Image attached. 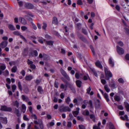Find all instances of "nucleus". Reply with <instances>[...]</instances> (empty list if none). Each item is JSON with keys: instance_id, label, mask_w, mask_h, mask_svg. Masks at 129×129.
I'll list each match as a JSON object with an SVG mask.
<instances>
[{"instance_id": "1", "label": "nucleus", "mask_w": 129, "mask_h": 129, "mask_svg": "<svg viewBox=\"0 0 129 129\" xmlns=\"http://www.w3.org/2000/svg\"><path fill=\"white\" fill-rule=\"evenodd\" d=\"M104 68L106 79L107 80H109L110 78L112 77V75L110 71L107 68L104 67Z\"/></svg>"}, {"instance_id": "2", "label": "nucleus", "mask_w": 129, "mask_h": 129, "mask_svg": "<svg viewBox=\"0 0 129 129\" xmlns=\"http://www.w3.org/2000/svg\"><path fill=\"white\" fill-rule=\"evenodd\" d=\"M60 72L62 75L66 79L69 81L70 80V79L69 77L63 69H61Z\"/></svg>"}, {"instance_id": "3", "label": "nucleus", "mask_w": 129, "mask_h": 129, "mask_svg": "<svg viewBox=\"0 0 129 129\" xmlns=\"http://www.w3.org/2000/svg\"><path fill=\"white\" fill-rule=\"evenodd\" d=\"M1 110L5 111L11 112L12 110L10 107H8L6 106H2L1 107Z\"/></svg>"}, {"instance_id": "4", "label": "nucleus", "mask_w": 129, "mask_h": 129, "mask_svg": "<svg viewBox=\"0 0 129 129\" xmlns=\"http://www.w3.org/2000/svg\"><path fill=\"white\" fill-rule=\"evenodd\" d=\"M116 50L117 52L119 55H122L124 53L123 49L118 46H116Z\"/></svg>"}, {"instance_id": "5", "label": "nucleus", "mask_w": 129, "mask_h": 129, "mask_svg": "<svg viewBox=\"0 0 129 129\" xmlns=\"http://www.w3.org/2000/svg\"><path fill=\"white\" fill-rule=\"evenodd\" d=\"M59 110L61 112L67 111L70 112L71 111V109L68 106H65L62 109L60 108Z\"/></svg>"}, {"instance_id": "6", "label": "nucleus", "mask_w": 129, "mask_h": 129, "mask_svg": "<svg viewBox=\"0 0 129 129\" xmlns=\"http://www.w3.org/2000/svg\"><path fill=\"white\" fill-rule=\"evenodd\" d=\"M13 34L16 35L20 36V38L25 42H26L27 40L22 35H20V33L18 31H15L13 32Z\"/></svg>"}, {"instance_id": "7", "label": "nucleus", "mask_w": 129, "mask_h": 129, "mask_svg": "<svg viewBox=\"0 0 129 129\" xmlns=\"http://www.w3.org/2000/svg\"><path fill=\"white\" fill-rule=\"evenodd\" d=\"M24 6L25 8L28 9H32L34 7V6L33 4L29 3H25Z\"/></svg>"}, {"instance_id": "8", "label": "nucleus", "mask_w": 129, "mask_h": 129, "mask_svg": "<svg viewBox=\"0 0 129 129\" xmlns=\"http://www.w3.org/2000/svg\"><path fill=\"white\" fill-rule=\"evenodd\" d=\"M77 35L78 37L81 40L84 42H86V39L82 35V34L79 33V32H77Z\"/></svg>"}, {"instance_id": "9", "label": "nucleus", "mask_w": 129, "mask_h": 129, "mask_svg": "<svg viewBox=\"0 0 129 129\" xmlns=\"http://www.w3.org/2000/svg\"><path fill=\"white\" fill-rule=\"evenodd\" d=\"M109 86L113 89H115L117 87L115 84V81L113 79L111 80V81L110 83H109Z\"/></svg>"}, {"instance_id": "10", "label": "nucleus", "mask_w": 129, "mask_h": 129, "mask_svg": "<svg viewBox=\"0 0 129 129\" xmlns=\"http://www.w3.org/2000/svg\"><path fill=\"white\" fill-rule=\"evenodd\" d=\"M19 20V22L23 25H25L27 23V22L25 19L22 17H20Z\"/></svg>"}, {"instance_id": "11", "label": "nucleus", "mask_w": 129, "mask_h": 129, "mask_svg": "<svg viewBox=\"0 0 129 129\" xmlns=\"http://www.w3.org/2000/svg\"><path fill=\"white\" fill-rule=\"evenodd\" d=\"M0 121L2 123L5 124L7 123V119L6 117L3 118L0 117Z\"/></svg>"}, {"instance_id": "12", "label": "nucleus", "mask_w": 129, "mask_h": 129, "mask_svg": "<svg viewBox=\"0 0 129 129\" xmlns=\"http://www.w3.org/2000/svg\"><path fill=\"white\" fill-rule=\"evenodd\" d=\"M8 42L6 41H4L2 42L0 44V46L2 48H4L7 45Z\"/></svg>"}, {"instance_id": "13", "label": "nucleus", "mask_w": 129, "mask_h": 129, "mask_svg": "<svg viewBox=\"0 0 129 129\" xmlns=\"http://www.w3.org/2000/svg\"><path fill=\"white\" fill-rule=\"evenodd\" d=\"M28 48H26L24 49L22 53V55L24 56H26L28 54Z\"/></svg>"}, {"instance_id": "14", "label": "nucleus", "mask_w": 129, "mask_h": 129, "mask_svg": "<svg viewBox=\"0 0 129 129\" xmlns=\"http://www.w3.org/2000/svg\"><path fill=\"white\" fill-rule=\"evenodd\" d=\"M82 24L80 23H77L76 25V28L78 30H80L82 28Z\"/></svg>"}, {"instance_id": "15", "label": "nucleus", "mask_w": 129, "mask_h": 129, "mask_svg": "<svg viewBox=\"0 0 129 129\" xmlns=\"http://www.w3.org/2000/svg\"><path fill=\"white\" fill-rule=\"evenodd\" d=\"M95 65L96 66L100 68L101 69H102L103 68V67L100 62L99 61H97L96 62H95Z\"/></svg>"}, {"instance_id": "16", "label": "nucleus", "mask_w": 129, "mask_h": 129, "mask_svg": "<svg viewBox=\"0 0 129 129\" xmlns=\"http://www.w3.org/2000/svg\"><path fill=\"white\" fill-rule=\"evenodd\" d=\"M76 83L78 87L80 88L81 87L82 82L81 81L79 80H77L76 81Z\"/></svg>"}, {"instance_id": "17", "label": "nucleus", "mask_w": 129, "mask_h": 129, "mask_svg": "<svg viewBox=\"0 0 129 129\" xmlns=\"http://www.w3.org/2000/svg\"><path fill=\"white\" fill-rule=\"evenodd\" d=\"M52 23L55 25H56L57 24L58 21L57 18L55 17H54L53 18Z\"/></svg>"}, {"instance_id": "18", "label": "nucleus", "mask_w": 129, "mask_h": 129, "mask_svg": "<svg viewBox=\"0 0 129 129\" xmlns=\"http://www.w3.org/2000/svg\"><path fill=\"white\" fill-rule=\"evenodd\" d=\"M13 104L14 106L16 107L17 108H18L19 106V103L17 100L13 102Z\"/></svg>"}, {"instance_id": "19", "label": "nucleus", "mask_w": 129, "mask_h": 129, "mask_svg": "<svg viewBox=\"0 0 129 129\" xmlns=\"http://www.w3.org/2000/svg\"><path fill=\"white\" fill-rule=\"evenodd\" d=\"M8 27L9 29L13 31L16 30L15 27L12 24H9L8 25Z\"/></svg>"}, {"instance_id": "20", "label": "nucleus", "mask_w": 129, "mask_h": 129, "mask_svg": "<svg viewBox=\"0 0 129 129\" xmlns=\"http://www.w3.org/2000/svg\"><path fill=\"white\" fill-rule=\"evenodd\" d=\"M43 56L44 59L46 60H48L50 59V56L46 54L43 53Z\"/></svg>"}, {"instance_id": "21", "label": "nucleus", "mask_w": 129, "mask_h": 129, "mask_svg": "<svg viewBox=\"0 0 129 129\" xmlns=\"http://www.w3.org/2000/svg\"><path fill=\"white\" fill-rule=\"evenodd\" d=\"M15 113L18 117H20L21 115V114L19 113V110L16 108L15 109Z\"/></svg>"}, {"instance_id": "22", "label": "nucleus", "mask_w": 129, "mask_h": 129, "mask_svg": "<svg viewBox=\"0 0 129 129\" xmlns=\"http://www.w3.org/2000/svg\"><path fill=\"white\" fill-rule=\"evenodd\" d=\"M21 97L22 100L24 101L27 102L29 101V99L28 98L24 95H22L21 96Z\"/></svg>"}, {"instance_id": "23", "label": "nucleus", "mask_w": 129, "mask_h": 129, "mask_svg": "<svg viewBox=\"0 0 129 129\" xmlns=\"http://www.w3.org/2000/svg\"><path fill=\"white\" fill-rule=\"evenodd\" d=\"M37 90L38 92L41 94H42L43 93V90L41 86H39L38 87Z\"/></svg>"}, {"instance_id": "24", "label": "nucleus", "mask_w": 129, "mask_h": 129, "mask_svg": "<svg viewBox=\"0 0 129 129\" xmlns=\"http://www.w3.org/2000/svg\"><path fill=\"white\" fill-rule=\"evenodd\" d=\"M124 105L126 109V111L127 112L129 111V104L127 102H124Z\"/></svg>"}, {"instance_id": "25", "label": "nucleus", "mask_w": 129, "mask_h": 129, "mask_svg": "<svg viewBox=\"0 0 129 129\" xmlns=\"http://www.w3.org/2000/svg\"><path fill=\"white\" fill-rule=\"evenodd\" d=\"M33 78V76L31 75L26 76L25 77V80L27 81H30Z\"/></svg>"}, {"instance_id": "26", "label": "nucleus", "mask_w": 129, "mask_h": 129, "mask_svg": "<svg viewBox=\"0 0 129 129\" xmlns=\"http://www.w3.org/2000/svg\"><path fill=\"white\" fill-rule=\"evenodd\" d=\"M70 88L72 90L74 93H75L76 92L75 89L73 85L70 84L69 85Z\"/></svg>"}, {"instance_id": "27", "label": "nucleus", "mask_w": 129, "mask_h": 129, "mask_svg": "<svg viewBox=\"0 0 129 129\" xmlns=\"http://www.w3.org/2000/svg\"><path fill=\"white\" fill-rule=\"evenodd\" d=\"M109 63L112 67H114V62L112 60L111 58H110L109 59Z\"/></svg>"}, {"instance_id": "28", "label": "nucleus", "mask_w": 129, "mask_h": 129, "mask_svg": "<svg viewBox=\"0 0 129 129\" xmlns=\"http://www.w3.org/2000/svg\"><path fill=\"white\" fill-rule=\"evenodd\" d=\"M104 88L106 91L108 92L110 91V89L108 87L107 85H105L104 86Z\"/></svg>"}, {"instance_id": "29", "label": "nucleus", "mask_w": 129, "mask_h": 129, "mask_svg": "<svg viewBox=\"0 0 129 129\" xmlns=\"http://www.w3.org/2000/svg\"><path fill=\"white\" fill-rule=\"evenodd\" d=\"M104 98L107 101V102H109V99L108 94L107 93H105L104 94Z\"/></svg>"}, {"instance_id": "30", "label": "nucleus", "mask_w": 129, "mask_h": 129, "mask_svg": "<svg viewBox=\"0 0 129 129\" xmlns=\"http://www.w3.org/2000/svg\"><path fill=\"white\" fill-rule=\"evenodd\" d=\"M114 99L115 100L117 101H119L121 100L120 97L118 95L115 96Z\"/></svg>"}, {"instance_id": "31", "label": "nucleus", "mask_w": 129, "mask_h": 129, "mask_svg": "<svg viewBox=\"0 0 129 129\" xmlns=\"http://www.w3.org/2000/svg\"><path fill=\"white\" fill-rule=\"evenodd\" d=\"M88 103L89 105V107L93 109V104L91 100H90L89 102H88Z\"/></svg>"}, {"instance_id": "32", "label": "nucleus", "mask_w": 129, "mask_h": 129, "mask_svg": "<svg viewBox=\"0 0 129 129\" xmlns=\"http://www.w3.org/2000/svg\"><path fill=\"white\" fill-rule=\"evenodd\" d=\"M53 42V41H46V44L48 45L52 46Z\"/></svg>"}, {"instance_id": "33", "label": "nucleus", "mask_w": 129, "mask_h": 129, "mask_svg": "<svg viewBox=\"0 0 129 129\" xmlns=\"http://www.w3.org/2000/svg\"><path fill=\"white\" fill-rule=\"evenodd\" d=\"M17 68L16 66H15L13 67L12 69V72L15 73L17 71Z\"/></svg>"}, {"instance_id": "34", "label": "nucleus", "mask_w": 129, "mask_h": 129, "mask_svg": "<svg viewBox=\"0 0 129 129\" xmlns=\"http://www.w3.org/2000/svg\"><path fill=\"white\" fill-rule=\"evenodd\" d=\"M90 47L92 51L93 55L95 56V54L94 51V48L92 45H90Z\"/></svg>"}, {"instance_id": "35", "label": "nucleus", "mask_w": 129, "mask_h": 129, "mask_svg": "<svg viewBox=\"0 0 129 129\" xmlns=\"http://www.w3.org/2000/svg\"><path fill=\"white\" fill-rule=\"evenodd\" d=\"M82 32L85 35H87V32L86 29L84 28H82Z\"/></svg>"}, {"instance_id": "36", "label": "nucleus", "mask_w": 129, "mask_h": 129, "mask_svg": "<svg viewBox=\"0 0 129 129\" xmlns=\"http://www.w3.org/2000/svg\"><path fill=\"white\" fill-rule=\"evenodd\" d=\"M118 81L120 83L123 84L124 83V81L123 79L122 78L119 79L118 80Z\"/></svg>"}, {"instance_id": "37", "label": "nucleus", "mask_w": 129, "mask_h": 129, "mask_svg": "<svg viewBox=\"0 0 129 129\" xmlns=\"http://www.w3.org/2000/svg\"><path fill=\"white\" fill-rule=\"evenodd\" d=\"M90 118L92 119L93 121H95V116L93 114H91L89 115Z\"/></svg>"}, {"instance_id": "38", "label": "nucleus", "mask_w": 129, "mask_h": 129, "mask_svg": "<svg viewBox=\"0 0 129 129\" xmlns=\"http://www.w3.org/2000/svg\"><path fill=\"white\" fill-rule=\"evenodd\" d=\"M65 100L66 103L68 104H69V102L71 101L69 97H68Z\"/></svg>"}, {"instance_id": "39", "label": "nucleus", "mask_w": 129, "mask_h": 129, "mask_svg": "<svg viewBox=\"0 0 129 129\" xmlns=\"http://www.w3.org/2000/svg\"><path fill=\"white\" fill-rule=\"evenodd\" d=\"M79 113L78 111H75L73 112V114L74 116L76 117L77 115H78Z\"/></svg>"}, {"instance_id": "40", "label": "nucleus", "mask_w": 129, "mask_h": 129, "mask_svg": "<svg viewBox=\"0 0 129 129\" xmlns=\"http://www.w3.org/2000/svg\"><path fill=\"white\" fill-rule=\"evenodd\" d=\"M16 86L15 85H13L12 86V91L13 92H14L15 90V89H16Z\"/></svg>"}, {"instance_id": "41", "label": "nucleus", "mask_w": 129, "mask_h": 129, "mask_svg": "<svg viewBox=\"0 0 129 129\" xmlns=\"http://www.w3.org/2000/svg\"><path fill=\"white\" fill-rule=\"evenodd\" d=\"M18 86L20 90L21 91L22 90V86L21 84V82L19 81L18 83Z\"/></svg>"}, {"instance_id": "42", "label": "nucleus", "mask_w": 129, "mask_h": 129, "mask_svg": "<svg viewBox=\"0 0 129 129\" xmlns=\"http://www.w3.org/2000/svg\"><path fill=\"white\" fill-rule=\"evenodd\" d=\"M28 38L30 40L36 39V37L34 35L29 36Z\"/></svg>"}, {"instance_id": "43", "label": "nucleus", "mask_w": 129, "mask_h": 129, "mask_svg": "<svg viewBox=\"0 0 129 129\" xmlns=\"http://www.w3.org/2000/svg\"><path fill=\"white\" fill-rule=\"evenodd\" d=\"M109 125L110 126V129H115L113 125L111 122H110L109 123Z\"/></svg>"}, {"instance_id": "44", "label": "nucleus", "mask_w": 129, "mask_h": 129, "mask_svg": "<svg viewBox=\"0 0 129 129\" xmlns=\"http://www.w3.org/2000/svg\"><path fill=\"white\" fill-rule=\"evenodd\" d=\"M43 26H42V28L45 30H46V28L47 27V24L46 23L44 22L43 23Z\"/></svg>"}, {"instance_id": "45", "label": "nucleus", "mask_w": 129, "mask_h": 129, "mask_svg": "<svg viewBox=\"0 0 129 129\" xmlns=\"http://www.w3.org/2000/svg\"><path fill=\"white\" fill-rule=\"evenodd\" d=\"M77 119L78 120H80L81 121H84V119L82 117L78 116L77 117Z\"/></svg>"}, {"instance_id": "46", "label": "nucleus", "mask_w": 129, "mask_h": 129, "mask_svg": "<svg viewBox=\"0 0 129 129\" xmlns=\"http://www.w3.org/2000/svg\"><path fill=\"white\" fill-rule=\"evenodd\" d=\"M75 77L77 79H79L80 78V75L77 72L75 74Z\"/></svg>"}, {"instance_id": "47", "label": "nucleus", "mask_w": 129, "mask_h": 129, "mask_svg": "<svg viewBox=\"0 0 129 129\" xmlns=\"http://www.w3.org/2000/svg\"><path fill=\"white\" fill-rule=\"evenodd\" d=\"M77 4L79 5H83V3L81 0H78L77 2Z\"/></svg>"}, {"instance_id": "48", "label": "nucleus", "mask_w": 129, "mask_h": 129, "mask_svg": "<svg viewBox=\"0 0 129 129\" xmlns=\"http://www.w3.org/2000/svg\"><path fill=\"white\" fill-rule=\"evenodd\" d=\"M21 28L22 30L23 31L26 30L27 29V27L25 26H22L21 27Z\"/></svg>"}, {"instance_id": "49", "label": "nucleus", "mask_w": 129, "mask_h": 129, "mask_svg": "<svg viewBox=\"0 0 129 129\" xmlns=\"http://www.w3.org/2000/svg\"><path fill=\"white\" fill-rule=\"evenodd\" d=\"M117 108L119 110H122L123 109V107L122 105H118Z\"/></svg>"}, {"instance_id": "50", "label": "nucleus", "mask_w": 129, "mask_h": 129, "mask_svg": "<svg viewBox=\"0 0 129 129\" xmlns=\"http://www.w3.org/2000/svg\"><path fill=\"white\" fill-rule=\"evenodd\" d=\"M78 127L79 129H85V126L82 125H79Z\"/></svg>"}, {"instance_id": "51", "label": "nucleus", "mask_w": 129, "mask_h": 129, "mask_svg": "<svg viewBox=\"0 0 129 129\" xmlns=\"http://www.w3.org/2000/svg\"><path fill=\"white\" fill-rule=\"evenodd\" d=\"M27 63L28 64L31 65L33 63V62L32 61L30 60L29 59H28L27 60Z\"/></svg>"}, {"instance_id": "52", "label": "nucleus", "mask_w": 129, "mask_h": 129, "mask_svg": "<svg viewBox=\"0 0 129 129\" xmlns=\"http://www.w3.org/2000/svg\"><path fill=\"white\" fill-rule=\"evenodd\" d=\"M23 118L24 120L26 121H28L29 120V119L28 118L26 115H24L23 117Z\"/></svg>"}, {"instance_id": "53", "label": "nucleus", "mask_w": 129, "mask_h": 129, "mask_svg": "<svg viewBox=\"0 0 129 129\" xmlns=\"http://www.w3.org/2000/svg\"><path fill=\"white\" fill-rule=\"evenodd\" d=\"M25 18L29 21H31L32 20V19L28 16H25Z\"/></svg>"}, {"instance_id": "54", "label": "nucleus", "mask_w": 129, "mask_h": 129, "mask_svg": "<svg viewBox=\"0 0 129 129\" xmlns=\"http://www.w3.org/2000/svg\"><path fill=\"white\" fill-rule=\"evenodd\" d=\"M24 91L25 93H27L29 92V89L27 87H26L24 89Z\"/></svg>"}, {"instance_id": "55", "label": "nucleus", "mask_w": 129, "mask_h": 129, "mask_svg": "<svg viewBox=\"0 0 129 129\" xmlns=\"http://www.w3.org/2000/svg\"><path fill=\"white\" fill-rule=\"evenodd\" d=\"M125 59L127 60H129V54H127L125 56Z\"/></svg>"}, {"instance_id": "56", "label": "nucleus", "mask_w": 129, "mask_h": 129, "mask_svg": "<svg viewBox=\"0 0 129 129\" xmlns=\"http://www.w3.org/2000/svg\"><path fill=\"white\" fill-rule=\"evenodd\" d=\"M118 44L121 46H123V44L121 41H120L117 42Z\"/></svg>"}, {"instance_id": "57", "label": "nucleus", "mask_w": 129, "mask_h": 129, "mask_svg": "<svg viewBox=\"0 0 129 129\" xmlns=\"http://www.w3.org/2000/svg\"><path fill=\"white\" fill-rule=\"evenodd\" d=\"M91 88L90 87H89L87 89V92L88 94H89L90 91L91 90Z\"/></svg>"}, {"instance_id": "58", "label": "nucleus", "mask_w": 129, "mask_h": 129, "mask_svg": "<svg viewBox=\"0 0 129 129\" xmlns=\"http://www.w3.org/2000/svg\"><path fill=\"white\" fill-rule=\"evenodd\" d=\"M38 41L41 44H43V39L42 38H40L38 40Z\"/></svg>"}, {"instance_id": "59", "label": "nucleus", "mask_w": 129, "mask_h": 129, "mask_svg": "<svg viewBox=\"0 0 129 129\" xmlns=\"http://www.w3.org/2000/svg\"><path fill=\"white\" fill-rule=\"evenodd\" d=\"M21 107L23 110H26V108L25 105L24 104H22V105Z\"/></svg>"}, {"instance_id": "60", "label": "nucleus", "mask_w": 129, "mask_h": 129, "mask_svg": "<svg viewBox=\"0 0 129 129\" xmlns=\"http://www.w3.org/2000/svg\"><path fill=\"white\" fill-rule=\"evenodd\" d=\"M92 71L93 72L94 75L96 77H97L98 76V75L96 72L94 70H92Z\"/></svg>"}, {"instance_id": "61", "label": "nucleus", "mask_w": 129, "mask_h": 129, "mask_svg": "<svg viewBox=\"0 0 129 129\" xmlns=\"http://www.w3.org/2000/svg\"><path fill=\"white\" fill-rule=\"evenodd\" d=\"M33 52L34 53V55L35 56H38V53L37 51L36 50H35L33 51Z\"/></svg>"}, {"instance_id": "62", "label": "nucleus", "mask_w": 129, "mask_h": 129, "mask_svg": "<svg viewBox=\"0 0 129 129\" xmlns=\"http://www.w3.org/2000/svg\"><path fill=\"white\" fill-rule=\"evenodd\" d=\"M1 69L3 70H4L6 69V66L5 65H2L1 67Z\"/></svg>"}, {"instance_id": "63", "label": "nucleus", "mask_w": 129, "mask_h": 129, "mask_svg": "<svg viewBox=\"0 0 129 129\" xmlns=\"http://www.w3.org/2000/svg\"><path fill=\"white\" fill-rule=\"evenodd\" d=\"M18 3L20 6L21 7L23 6V2L22 1L18 2Z\"/></svg>"}, {"instance_id": "64", "label": "nucleus", "mask_w": 129, "mask_h": 129, "mask_svg": "<svg viewBox=\"0 0 129 129\" xmlns=\"http://www.w3.org/2000/svg\"><path fill=\"white\" fill-rule=\"evenodd\" d=\"M93 129H100V127L96 125H94L93 127Z\"/></svg>"}]
</instances>
